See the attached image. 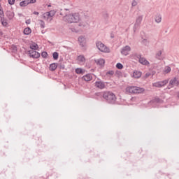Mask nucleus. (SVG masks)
<instances>
[{"instance_id": "1", "label": "nucleus", "mask_w": 179, "mask_h": 179, "mask_svg": "<svg viewBox=\"0 0 179 179\" xmlns=\"http://www.w3.org/2000/svg\"><path fill=\"white\" fill-rule=\"evenodd\" d=\"M96 96H102L103 99L106 100L108 103L110 104H114L115 103V100H117V97H115V94L111 92H104L103 93H98Z\"/></svg>"}, {"instance_id": "2", "label": "nucleus", "mask_w": 179, "mask_h": 179, "mask_svg": "<svg viewBox=\"0 0 179 179\" xmlns=\"http://www.w3.org/2000/svg\"><path fill=\"white\" fill-rule=\"evenodd\" d=\"M126 90L127 92H129V93H131L133 94H139L145 92V89L142 87H134V86L127 87Z\"/></svg>"}, {"instance_id": "3", "label": "nucleus", "mask_w": 179, "mask_h": 179, "mask_svg": "<svg viewBox=\"0 0 179 179\" xmlns=\"http://www.w3.org/2000/svg\"><path fill=\"white\" fill-rule=\"evenodd\" d=\"M96 48L101 52H110V48L106 46L104 43H101V41H97L96 42Z\"/></svg>"}, {"instance_id": "4", "label": "nucleus", "mask_w": 179, "mask_h": 179, "mask_svg": "<svg viewBox=\"0 0 179 179\" xmlns=\"http://www.w3.org/2000/svg\"><path fill=\"white\" fill-rule=\"evenodd\" d=\"M55 15V11L50 10L43 14V19L47 22H51V20H52V17H54Z\"/></svg>"}, {"instance_id": "5", "label": "nucleus", "mask_w": 179, "mask_h": 179, "mask_svg": "<svg viewBox=\"0 0 179 179\" xmlns=\"http://www.w3.org/2000/svg\"><path fill=\"white\" fill-rule=\"evenodd\" d=\"M142 20H143V15H138L136 19V22L134 26V31H136L139 27H141V24L142 23Z\"/></svg>"}, {"instance_id": "6", "label": "nucleus", "mask_w": 179, "mask_h": 179, "mask_svg": "<svg viewBox=\"0 0 179 179\" xmlns=\"http://www.w3.org/2000/svg\"><path fill=\"white\" fill-rule=\"evenodd\" d=\"M134 57L135 58H138V62H140V64H141L142 65H150V63L149 62V61H148L145 57H142V56H141V55H138V54H134Z\"/></svg>"}, {"instance_id": "7", "label": "nucleus", "mask_w": 179, "mask_h": 179, "mask_svg": "<svg viewBox=\"0 0 179 179\" xmlns=\"http://www.w3.org/2000/svg\"><path fill=\"white\" fill-rule=\"evenodd\" d=\"M179 85V81L178 80H177L176 78H172L170 81H169V84L167 87V89H171L172 87H174V86H178Z\"/></svg>"}, {"instance_id": "8", "label": "nucleus", "mask_w": 179, "mask_h": 179, "mask_svg": "<svg viewBox=\"0 0 179 179\" xmlns=\"http://www.w3.org/2000/svg\"><path fill=\"white\" fill-rule=\"evenodd\" d=\"M94 87L96 89H100L101 90H103V89H106V83L101 80L96 81L94 83Z\"/></svg>"}, {"instance_id": "9", "label": "nucleus", "mask_w": 179, "mask_h": 179, "mask_svg": "<svg viewBox=\"0 0 179 179\" xmlns=\"http://www.w3.org/2000/svg\"><path fill=\"white\" fill-rule=\"evenodd\" d=\"M167 83H169V80H165L163 81L155 83L152 84V86H154L155 87H163V86H166Z\"/></svg>"}, {"instance_id": "10", "label": "nucleus", "mask_w": 179, "mask_h": 179, "mask_svg": "<svg viewBox=\"0 0 179 179\" xmlns=\"http://www.w3.org/2000/svg\"><path fill=\"white\" fill-rule=\"evenodd\" d=\"M78 41L80 47H85L86 46V38L83 36H80L78 37Z\"/></svg>"}, {"instance_id": "11", "label": "nucleus", "mask_w": 179, "mask_h": 179, "mask_svg": "<svg viewBox=\"0 0 179 179\" xmlns=\"http://www.w3.org/2000/svg\"><path fill=\"white\" fill-rule=\"evenodd\" d=\"M129 51H131V47L126 45L122 49L121 54H122V55H128Z\"/></svg>"}, {"instance_id": "12", "label": "nucleus", "mask_w": 179, "mask_h": 179, "mask_svg": "<svg viewBox=\"0 0 179 179\" xmlns=\"http://www.w3.org/2000/svg\"><path fill=\"white\" fill-rule=\"evenodd\" d=\"M29 55L31 58H40V54L36 50H30Z\"/></svg>"}, {"instance_id": "13", "label": "nucleus", "mask_w": 179, "mask_h": 179, "mask_svg": "<svg viewBox=\"0 0 179 179\" xmlns=\"http://www.w3.org/2000/svg\"><path fill=\"white\" fill-rule=\"evenodd\" d=\"M77 61L81 65H84L85 62H86V58H85L84 55H79L77 57Z\"/></svg>"}, {"instance_id": "14", "label": "nucleus", "mask_w": 179, "mask_h": 179, "mask_svg": "<svg viewBox=\"0 0 179 179\" xmlns=\"http://www.w3.org/2000/svg\"><path fill=\"white\" fill-rule=\"evenodd\" d=\"M72 17V14H69L64 17V20L68 23H73Z\"/></svg>"}, {"instance_id": "15", "label": "nucleus", "mask_w": 179, "mask_h": 179, "mask_svg": "<svg viewBox=\"0 0 179 179\" xmlns=\"http://www.w3.org/2000/svg\"><path fill=\"white\" fill-rule=\"evenodd\" d=\"M83 80H85V82H90L92 79H93V76H92V74L88 73L82 78Z\"/></svg>"}, {"instance_id": "16", "label": "nucleus", "mask_w": 179, "mask_h": 179, "mask_svg": "<svg viewBox=\"0 0 179 179\" xmlns=\"http://www.w3.org/2000/svg\"><path fill=\"white\" fill-rule=\"evenodd\" d=\"M72 17V20H73V23H78V22H79V14L78 13H74V14H71Z\"/></svg>"}, {"instance_id": "17", "label": "nucleus", "mask_w": 179, "mask_h": 179, "mask_svg": "<svg viewBox=\"0 0 179 179\" xmlns=\"http://www.w3.org/2000/svg\"><path fill=\"white\" fill-rule=\"evenodd\" d=\"M95 62L97 64V65H99V66L103 67L106 64V60H104V59H98L95 60Z\"/></svg>"}, {"instance_id": "18", "label": "nucleus", "mask_w": 179, "mask_h": 179, "mask_svg": "<svg viewBox=\"0 0 179 179\" xmlns=\"http://www.w3.org/2000/svg\"><path fill=\"white\" fill-rule=\"evenodd\" d=\"M6 16L10 20H12V19L15 17V13L10 10H8L6 12Z\"/></svg>"}, {"instance_id": "19", "label": "nucleus", "mask_w": 179, "mask_h": 179, "mask_svg": "<svg viewBox=\"0 0 179 179\" xmlns=\"http://www.w3.org/2000/svg\"><path fill=\"white\" fill-rule=\"evenodd\" d=\"M162 50L157 52V53L155 54L156 59H159V61H162L163 59V56L162 55Z\"/></svg>"}, {"instance_id": "20", "label": "nucleus", "mask_w": 179, "mask_h": 179, "mask_svg": "<svg viewBox=\"0 0 179 179\" xmlns=\"http://www.w3.org/2000/svg\"><path fill=\"white\" fill-rule=\"evenodd\" d=\"M142 76V73L138 71H136L133 73V78H135V79H139Z\"/></svg>"}, {"instance_id": "21", "label": "nucleus", "mask_w": 179, "mask_h": 179, "mask_svg": "<svg viewBox=\"0 0 179 179\" xmlns=\"http://www.w3.org/2000/svg\"><path fill=\"white\" fill-rule=\"evenodd\" d=\"M57 68H58V64L57 63H52L49 66V69L50 71H52V72H53V71H55Z\"/></svg>"}, {"instance_id": "22", "label": "nucleus", "mask_w": 179, "mask_h": 179, "mask_svg": "<svg viewBox=\"0 0 179 179\" xmlns=\"http://www.w3.org/2000/svg\"><path fill=\"white\" fill-rule=\"evenodd\" d=\"M29 4V0H24L20 3V6L24 7V6H27V5Z\"/></svg>"}, {"instance_id": "23", "label": "nucleus", "mask_w": 179, "mask_h": 179, "mask_svg": "<svg viewBox=\"0 0 179 179\" xmlns=\"http://www.w3.org/2000/svg\"><path fill=\"white\" fill-rule=\"evenodd\" d=\"M156 23H160L162 22V15L158 14L155 16Z\"/></svg>"}, {"instance_id": "24", "label": "nucleus", "mask_w": 179, "mask_h": 179, "mask_svg": "<svg viewBox=\"0 0 179 179\" xmlns=\"http://www.w3.org/2000/svg\"><path fill=\"white\" fill-rule=\"evenodd\" d=\"M30 33H31V29L30 28L27 27L24 29V34H25V36H29Z\"/></svg>"}, {"instance_id": "25", "label": "nucleus", "mask_w": 179, "mask_h": 179, "mask_svg": "<svg viewBox=\"0 0 179 179\" xmlns=\"http://www.w3.org/2000/svg\"><path fill=\"white\" fill-rule=\"evenodd\" d=\"M30 49L31 50H38V45L37 43H34L30 45Z\"/></svg>"}, {"instance_id": "26", "label": "nucleus", "mask_w": 179, "mask_h": 179, "mask_svg": "<svg viewBox=\"0 0 179 179\" xmlns=\"http://www.w3.org/2000/svg\"><path fill=\"white\" fill-rule=\"evenodd\" d=\"M59 56V55H58V52H55L52 54L53 59H55V61H57V59H58Z\"/></svg>"}, {"instance_id": "27", "label": "nucleus", "mask_w": 179, "mask_h": 179, "mask_svg": "<svg viewBox=\"0 0 179 179\" xmlns=\"http://www.w3.org/2000/svg\"><path fill=\"white\" fill-rule=\"evenodd\" d=\"M1 24L3 26L6 27L8 26V21L5 19H1Z\"/></svg>"}, {"instance_id": "28", "label": "nucleus", "mask_w": 179, "mask_h": 179, "mask_svg": "<svg viewBox=\"0 0 179 179\" xmlns=\"http://www.w3.org/2000/svg\"><path fill=\"white\" fill-rule=\"evenodd\" d=\"M169 72H171V68H170V66H166L164 68V73H169Z\"/></svg>"}, {"instance_id": "29", "label": "nucleus", "mask_w": 179, "mask_h": 179, "mask_svg": "<svg viewBox=\"0 0 179 179\" xmlns=\"http://www.w3.org/2000/svg\"><path fill=\"white\" fill-rule=\"evenodd\" d=\"M40 22V27H41V29H44V27H45V23L44 22V21L43 20H39Z\"/></svg>"}, {"instance_id": "30", "label": "nucleus", "mask_w": 179, "mask_h": 179, "mask_svg": "<svg viewBox=\"0 0 179 179\" xmlns=\"http://www.w3.org/2000/svg\"><path fill=\"white\" fill-rule=\"evenodd\" d=\"M116 68H117V69H122V68H124V66L121 63H117L116 64Z\"/></svg>"}, {"instance_id": "31", "label": "nucleus", "mask_w": 179, "mask_h": 179, "mask_svg": "<svg viewBox=\"0 0 179 179\" xmlns=\"http://www.w3.org/2000/svg\"><path fill=\"white\" fill-rule=\"evenodd\" d=\"M83 73V70H82V69L78 68L76 69V73L79 74V73Z\"/></svg>"}, {"instance_id": "32", "label": "nucleus", "mask_w": 179, "mask_h": 179, "mask_svg": "<svg viewBox=\"0 0 179 179\" xmlns=\"http://www.w3.org/2000/svg\"><path fill=\"white\" fill-rule=\"evenodd\" d=\"M48 56V53H47V52H43L41 53V57H42L43 58H47Z\"/></svg>"}, {"instance_id": "33", "label": "nucleus", "mask_w": 179, "mask_h": 179, "mask_svg": "<svg viewBox=\"0 0 179 179\" xmlns=\"http://www.w3.org/2000/svg\"><path fill=\"white\" fill-rule=\"evenodd\" d=\"M138 5V2L134 0L131 3L132 6H136Z\"/></svg>"}, {"instance_id": "34", "label": "nucleus", "mask_w": 179, "mask_h": 179, "mask_svg": "<svg viewBox=\"0 0 179 179\" xmlns=\"http://www.w3.org/2000/svg\"><path fill=\"white\" fill-rule=\"evenodd\" d=\"M15 0H8V3L10 5H15Z\"/></svg>"}, {"instance_id": "35", "label": "nucleus", "mask_w": 179, "mask_h": 179, "mask_svg": "<svg viewBox=\"0 0 179 179\" xmlns=\"http://www.w3.org/2000/svg\"><path fill=\"white\" fill-rule=\"evenodd\" d=\"M71 31L74 32V33H78V31H79V30H78L76 28H71Z\"/></svg>"}, {"instance_id": "36", "label": "nucleus", "mask_w": 179, "mask_h": 179, "mask_svg": "<svg viewBox=\"0 0 179 179\" xmlns=\"http://www.w3.org/2000/svg\"><path fill=\"white\" fill-rule=\"evenodd\" d=\"M106 75H114V71H109L106 73Z\"/></svg>"}, {"instance_id": "37", "label": "nucleus", "mask_w": 179, "mask_h": 179, "mask_svg": "<svg viewBox=\"0 0 179 179\" xmlns=\"http://www.w3.org/2000/svg\"><path fill=\"white\" fill-rule=\"evenodd\" d=\"M36 0H28L29 3H36Z\"/></svg>"}, {"instance_id": "38", "label": "nucleus", "mask_w": 179, "mask_h": 179, "mask_svg": "<svg viewBox=\"0 0 179 179\" xmlns=\"http://www.w3.org/2000/svg\"><path fill=\"white\" fill-rule=\"evenodd\" d=\"M2 16H3V11L0 8V17H2Z\"/></svg>"}, {"instance_id": "39", "label": "nucleus", "mask_w": 179, "mask_h": 179, "mask_svg": "<svg viewBox=\"0 0 179 179\" xmlns=\"http://www.w3.org/2000/svg\"><path fill=\"white\" fill-rule=\"evenodd\" d=\"M142 39H143V43H148V39L147 38H142Z\"/></svg>"}, {"instance_id": "40", "label": "nucleus", "mask_w": 179, "mask_h": 179, "mask_svg": "<svg viewBox=\"0 0 179 179\" xmlns=\"http://www.w3.org/2000/svg\"><path fill=\"white\" fill-rule=\"evenodd\" d=\"M104 17H105L106 19H108V14L106 13V14L104 15Z\"/></svg>"}, {"instance_id": "41", "label": "nucleus", "mask_w": 179, "mask_h": 179, "mask_svg": "<svg viewBox=\"0 0 179 179\" xmlns=\"http://www.w3.org/2000/svg\"><path fill=\"white\" fill-rule=\"evenodd\" d=\"M27 24H30V20L26 21Z\"/></svg>"}, {"instance_id": "42", "label": "nucleus", "mask_w": 179, "mask_h": 179, "mask_svg": "<svg viewBox=\"0 0 179 179\" xmlns=\"http://www.w3.org/2000/svg\"><path fill=\"white\" fill-rule=\"evenodd\" d=\"M34 15H39V13H38V12L35 11V12H34Z\"/></svg>"}, {"instance_id": "43", "label": "nucleus", "mask_w": 179, "mask_h": 179, "mask_svg": "<svg viewBox=\"0 0 179 179\" xmlns=\"http://www.w3.org/2000/svg\"><path fill=\"white\" fill-rule=\"evenodd\" d=\"M110 38H114V34H110Z\"/></svg>"}, {"instance_id": "44", "label": "nucleus", "mask_w": 179, "mask_h": 179, "mask_svg": "<svg viewBox=\"0 0 179 179\" xmlns=\"http://www.w3.org/2000/svg\"><path fill=\"white\" fill-rule=\"evenodd\" d=\"M0 9H2V7L1 6V5H0Z\"/></svg>"}, {"instance_id": "45", "label": "nucleus", "mask_w": 179, "mask_h": 179, "mask_svg": "<svg viewBox=\"0 0 179 179\" xmlns=\"http://www.w3.org/2000/svg\"><path fill=\"white\" fill-rule=\"evenodd\" d=\"M146 76H149V75L147 73V74H146Z\"/></svg>"}, {"instance_id": "46", "label": "nucleus", "mask_w": 179, "mask_h": 179, "mask_svg": "<svg viewBox=\"0 0 179 179\" xmlns=\"http://www.w3.org/2000/svg\"><path fill=\"white\" fill-rule=\"evenodd\" d=\"M15 49L16 50V47H14V50H15Z\"/></svg>"}, {"instance_id": "47", "label": "nucleus", "mask_w": 179, "mask_h": 179, "mask_svg": "<svg viewBox=\"0 0 179 179\" xmlns=\"http://www.w3.org/2000/svg\"><path fill=\"white\" fill-rule=\"evenodd\" d=\"M1 1H2V0H0V2H1Z\"/></svg>"}]
</instances>
